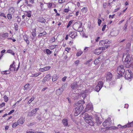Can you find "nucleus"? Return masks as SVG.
<instances>
[{"mask_svg":"<svg viewBox=\"0 0 133 133\" xmlns=\"http://www.w3.org/2000/svg\"><path fill=\"white\" fill-rule=\"evenodd\" d=\"M84 103V101L83 100L79 101L78 102V104H83Z\"/></svg>","mask_w":133,"mask_h":133,"instance_id":"45","label":"nucleus"},{"mask_svg":"<svg viewBox=\"0 0 133 133\" xmlns=\"http://www.w3.org/2000/svg\"><path fill=\"white\" fill-rule=\"evenodd\" d=\"M123 65H121L118 66L117 68V72L119 76L122 77L125 71V69Z\"/></svg>","mask_w":133,"mask_h":133,"instance_id":"2","label":"nucleus"},{"mask_svg":"<svg viewBox=\"0 0 133 133\" xmlns=\"http://www.w3.org/2000/svg\"><path fill=\"white\" fill-rule=\"evenodd\" d=\"M25 121V118L24 117H21L17 121V123H19V125L22 124Z\"/></svg>","mask_w":133,"mask_h":133,"instance_id":"12","label":"nucleus"},{"mask_svg":"<svg viewBox=\"0 0 133 133\" xmlns=\"http://www.w3.org/2000/svg\"><path fill=\"white\" fill-rule=\"evenodd\" d=\"M126 47L128 49H129L130 48V44L128 43L127 44Z\"/></svg>","mask_w":133,"mask_h":133,"instance_id":"46","label":"nucleus"},{"mask_svg":"<svg viewBox=\"0 0 133 133\" xmlns=\"http://www.w3.org/2000/svg\"><path fill=\"white\" fill-rule=\"evenodd\" d=\"M46 81H47V79H46L45 77L43 80L42 82H45Z\"/></svg>","mask_w":133,"mask_h":133,"instance_id":"63","label":"nucleus"},{"mask_svg":"<svg viewBox=\"0 0 133 133\" xmlns=\"http://www.w3.org/2000/svg\"><path fill=\"white\" fill-rule=\"evenodd\" d=\"M14 28L16 31L18 30V25L17 23H15L14 24Z\"/></svg>","mask_w":133,"mask_h":133,"instance_id":"42","label":"nucleus"},{"mask_svg":"<svg viewBox=\"0 0 133 133\" xmlns=\"http://www.w3.org/2000/svg\"><path fill=\"white\" fill-rule=\"evenodd\" d=\"M0 15L1 16L3 17H5L6 18V16H5L4 14V13H1Z\"/></svg>","mask_w":133,"mask_h":133,"instance_id":"53","label":"nucleus"},{"mask_svg":"<svg viewBox=\"0 0 133 133\" xmlns=\"http://www.w3.org/2000/svg\"><path fill=\"white\" fill-rule=\"evenodd\" d=\"M9 36V34L7 33L3 34L2 35V36L3 37H7Z\"/></svg>","mask_w":133,"mask_h":133,"instance_id":"33","label":"nucleus"},{"mask_svg":"<svg viewBox=\"0 0 133 133\" xmlns=\"http://www.w3.org/2000/svg\"><path fill=\"white\" fill-rule=\"evenodd\" d=\"M51 68L50 66H47L45 67L42 68H40L39 69V71L41 72H44L45 71H46L49 70Z\"/></svg>","mask_w":133,"mask_h":133,"instance_id":"15","label":"nucleus"},{"mask_svg":"<svg viewBox=\"0 0 133 133\" xmlns=\"http://www.w3.org/2000/svg\"><path fill=\"white\" fill-rule=\"evenodd\" d=\"M118 127H117L118 128H119L121 129H124L126 128V125L124 126H122L120 124H119L118 125Z\"/></svg>","mask_w":133,"mask_h":133,"instance_id":"34","label":"nucleus"},{"mask_svg":"<svg viewBox=\"0 0 133 133\" xmlns=\"http://www.w3.org/2000/svg\"><path fill=\"white\" fill-rule=\"evenodd\" d=\"M100 59V57H99L97 58L94 61V64L96 65L98 64V63H99V59Z\"/></svg>","mask_w":133,"mask_h":133,"instance_id":"29","label":"nucleus"},{"mask_svg":"<svg viewBox=\"0 0 133 133\" xmlns=\"http://www.w3.org/2000/svg\"><path fill=\"white\" fill-rule=\"evenodd\" d=\"M45 51L46 53L48 55L52 53L51 51H50L48 49H46L45 50Z\"/></svg>","mask_w":133,"mask_h":133,"instance_id":"32","label":"nucleus"},{"mask_svg":"<svg viewBox=\"0 0 133 133\" xmlns=\"http://www.w3.org/2000/svg\"><path fill=\"white\" fill-rule=\"evenodd\" d=\"M108 46H105L104 47H102L99 48V49H100V50L102 51L104 50L105 49H107L108 48Z\"/></svg>","mask_w":133,"mask_h":133,"instance_id":"39","label":"nucleus"},{"mask_svg":"<svg viewBox=\"0 0 133 133\" xmlns=\"http://www.w3.org/2000/svg\"><path fill=\"white\" fill-rule=\"evenodd\" d=\"M26 133H34V132L32 131H26Z\"/></svg>","mask_w":133,"mask_h":133,"instance_id":"64","label":"nucleus"},{"mask_svg":"<svg viewBox=\"0 0 133 133\" xmlns=\"http://www.w3.org/2000/svg\"><path fill=\"white\" fill-rule=\"evenodd\" d=\"M46 34V31H44L42 33H40L38 35L39 36H43L45 35Z\"/></svg>","mask_w":133,"mask_h":133,"instance_id":"37","label":"nucleus"},{"mask_svg":"<svg viewBox=\"0 0 133 133\" xmlns=\"http://www.w3.org/2000/svg\"><path fill=\"white\" fill-rule=\"evenodd\" d=\"M70 49V48H67L65 49V51H67L68 52Z\"/></svg>","mask_w":133,"mask_h":133,"instance_id":"62","label":"nucleus"},{"mask_svg":"<svg viewBox=\"0 0 133 133\" xmlns=\"http://www.w3.org/2000/svg\"><path fill=\"white\" fill-rule=\"evenodd\" d=\"M56 45H51L49 46V49L51 50H52L54 49L56 47Z\"/></svg>","mask_w":133,"mask_h":133,"instance_id":"36","label":"nucleus"},{"mask_svg":"<svg viewBox=\"0 0 133 133\" xmlns=\"http://www.w3.org/2000/svg\"><path fill=\"white\" fill-rule=\"evenodd\" d=\"M102 52V51H101L99 48L95 50L94 53L95 54L98 55L100 54Z\"/></svg>","mask_w":133,"mask_h":133,"instance_id":"22","label":"nucleus"},{"mask_svg":"<svg viewBox=\"0 0 133 133\" xmlns=\"http://www.w3.org/2000/svg\"><path fill=\"white\" fill-rule=\"evenodd\" d=\"M40 7L41 8V9L44 8V5L43 3L40 2Z\"/></svg>","mask_w":133,"mask_h":133,"instance_id":"56","label":"nucleus"},{"mask_svg":"<svg viewBox=\"0 0 133 133\" xmlns=\"http://www.w3.org/2000/svg\"><path fill=\"white\" fill-rule=\"evenodd\" d=\"M106 79L107 80L110 81L112 77V74L110 72H108L106 73Z\"/></svg>","mask_w":133,"mask_h":133,"instance_id":"10","label":"nucleus"},{"mask_svg":"<svg viewBox=\"0 0 133 133\" xmlns=\"http://www.w3.org/2000/svg\"><path fill=\"white\" fill-rule=\"evenodd\" d=\"M85 122L91 126H93L94 125V122L91 120V119L88 121L86 120V121Z\"/></svg>","mask_w":133,"mask_h":133,"instance_id":"21","label":"nucleus"},{"mask_svg":"<svg viewBox=\"0 0 133 133\" xmlns=\"http://www.w3.org/2000/svg\"><path fill=\"white\" fill-rule=\"evenodd\" d=\"M58 78V77L57 75H54L52 77V81H56Z\"/></svg>","mask_w":133,"mask_h":133,"instance_id":"25","label":"nucleus"},{"mask_svg":"<svg viewBox=\"0 0 133 133\" xmlns=\"http://www.w3.org/2000/svg\"><path fill=\"white\" fill-rule=\"evenodd\" d=\"M83 118L85 121V122L86 121V120L88 121L89 119H91V117L87 114H84V116L83 117Z\"/></svg>","mask_w":133,"mask_h":133,"instance_id":"13","label":"nucleus"},{"mask_svg":"<svg viewBox=\"0 0 133 133\" xmlns=\"http://www.w3.org/2000/svg\"><path fill=\"white\" fill-rule=\"evenodd\" d=\"M28 36L27 35H24L23 36V39L25 41L27 44H29V41L28 39Z\"/></svg>","mask_w":133,"mask_h":133,"instance_id":"16","label":"nucleus"},{"mask_svg":"<svg viewBox=\"0 0 133 133\" xmlns=\"http://www.w3.org/2000/svg\"><path fill=\"white\" fill-rule=\"evenodd\" d=\"M103 83L102 81H99L96 87L95 90L97 92H98L103 87Z\"/></svg>","mask_w":133,"mask_h":133,"instance_id":"6","label":"nucleus"},{"mask_svg":"<svg viewBox=\"0 0 133 133\" xmlns=\"http://www.w3.org/2000/svg\"><path fill=\"white\" fill-rule=\"evenodd\" d=\"M101 20L100 19H99L98 20V24L99 26L100 25V24L101 23Z\"/></svg>","mask_w":133,"mask_h":133,"instance_id":"57","label":"nucleus"},{"mask_svg":"<svg viewBox=\"0 0 133 133\" xmlns=\"http://www.w3.org/2000/svg\"><path fill=\"white\" fill-rule=\"evenodd\" d=\"M29 86V84H26L24 86V88L25 89H25H27L28 88Z\"/></svg>","mask_w":133,"mask_h":133,"instance_id":"48","label":"nucleus"},{"mask_svg":"<svg viewBox=\"0 0 133 133\" xmlns=\"http://www.w3.org/2000/svg\"><path fill=\"white\" fill-rule=\"evenodd\" d=\"M107 3L106 2H105L103 4V6L104 8H106V6L107 5Z\"/></svg>","mask_w":133,"mask_h":133,"instance_id":"61","label":"nucleus"},{"mask_svg":"<svg viewBox=\"0 0 133 133\" xmlns=\"http://www.w3.org/2000/svg\"><path fill=\"white\" fill-rule=\"evenodd\" d=\"M19 123L17 122H15L12 125V127L14 128L17 127L18 125H19Z\"/></svg>","mask_w":133,"mask_h":133,"instance_id":"38","label":"nucleus"},{"mask_svg":"<svg viewBox=\"0 0 133 133\" xmlns=\"http://www.w3.org/2000/svg\"><path fill=\"white\" fill-rule=\"evenodd\" d=\"M66 76H65L64 77H63L62 79V80L63 81V82H64L65 81V80H66Z\"/></svg>","mask_w":133,"mask_h":133,"instance_id":"60","label":"nucleus"},{"mask_svg":"<svg viewBox=\"0 0 133 133\" xmlns=\"http://www.w3.org/2000/svg\"><path fill=\"white\" fill-rule=\"evenodd\" d=\"M7 17L9 20L11 19L12 18V16L10 14H8L7 15Z\"/></svg>","mask_w":133,"mask_h":133,"instance_id":"41","label":"nucleus"},{"mask_svg":"<svg viewBox=\"0 0 133 133\" xmlns=\"http://www.w3.org/2000/svg\"><path fill=\"white\" fill-rule=\"evenodd\" d=\"M81 11L82 12L85 13L87 12V9L85 7H84L81 10Z\"/></svg>","mask_w":133,"mask_h":133,"instance_id":"44","label":"nucleus"},{"mask_svg":"<svg viewBox=\"0 0 133 133\" xmlns=\"http://www.w3.org/2000/svg\"><path fill=\"white\" fill-rule=\"evenodd\" d=\"M14 61L12 64H11L10 66V69L11 71H15V68L14 67Z\"/></svg>","mask_w":133,"mask_h":133,"instance_id":"23","label":"nucleus"},{"mask_svg":"<svg viewBox=\"0 0 133 133\" xmlns=\"http://www.w3.org/2000/svg\"><path fill=\"white\" fill-rule=\"evenodd\" d=\"M32 34L33 36L34 37H35L36 35V29L35 28L34 29H33L32 32Z\"/></svg>","mask_w":133,"mask_h":133,"instance_id":"26","label":"nucleus"},{"mask_svg":"<svg viewBox=\"0 0 133 133\" xmlns=\"http://www.w3.org/2000/svg\"><path fill=\"white\" fill-rule=\"evenodd\" d=\"M126 128L132 127L133 126V121L130 123H128L126 125Z\"/></svg>","mask_w":133,"mask_h":133,"instance_id":"27","label":"nucleus"},{"mask_svg":"<svg viewBox=\"0 0 133 133\" xmlns=\"http://www.w3.org/2000/svg\"><path fill=\"white\" fill-rule=\"evenodd\" d=\"M71 88L73 90L79 89V87L78 86L77 82L74 83L71 86Z\"/></svg>","mask_w":133,"mask_h":133,"instance_id":"8","label":"nucleus"},{"mask_svg":"<svg viewBox=\"0 0 133 133\" xmlns=\"http://www.w3.org/2000/svg\"><path fill=\"white\" fill-rule=\"evenodd\" d=\"M32 12L30 11H25L24 15L25 16H27L29 17H30L31 16L32 14Z\"/></svg>","mask_w":133,"mask_h":133,"instance_id":"19","label":"nucleus"},{"mask_svg":"<svg viewBox=\"0 0 133 133\" xmlns=\"http://www.w3.org/2000/svg\"><path fill=\"white\" fill-rule=\"evenodd\" d=\"M110 119V118H109L105 120L103 123V125L105 127L108 125H109L110 124L109 121Z\"/></svg>","mask_w":133,"mask_h":133,"instance_id":"11","label":"nucleus"},{"mask_svg":"<svg viewBox=\"0 0 133 133\" xmlns=\"http://www.w3.org/2000/svg\"><path fill=\"white\" fill-rule=\"evenodd\" d=\"M45 77L48 81H49L51 78V76L50 74L47 75Z\"/></svg>","mask_w":133,"mask_h":133,"instance_id":"31","label":"nucleus"},{"mask_svg":"<svg viewBox=\"0 0 133 133\" xmlns=\"http://www.w3.org/2000/svg\"><path fill=\"white\" fill-rule=\"evenodd\" d=\"M83 52L81 50H80L76 54V56H80L83 53Z\"/></svg>","mask_w":133,"mask_h":133,"instance_id":"35","label":"nucleus"},{"mask_svg":"<svg viewBox=\"0 0 133 133\" xmlns=\"http://www.w3.org/2000/svg\"><path fill=\"white\" fill-rule=\"evenodd\" d=\"M111 128L112 129H118L117 127L112 126L111 127Z\"/></svg>","mask_w":133,"mask_h":133,"instance_id":"52","label":"nucleus"},{"mask_svg":"<svg viewBox=\"0 0 133 133\" xmlns=\"http://www.w3.org/2000/svg\"><path fill=\"white\" fill-rule=\"evenodd\" d=\"M15 110H12L11 111H10L8 114V115H10L13 112H14V111Z\"/></svg>","mask_w":133,"mask_h":133,"instance_id":"58","label":"nucleus"},{"mask_svg":"<svg viewBox=\"0 0 133 133\" xmlns=\"http://www.w3.org/2000/svg\"><path fill=\"white\" fill-rule=\"evenodd\" d=\"M100 37H97L95 39L96 42H98L100 39Z\"/></svg>","mask_w":133,"mask_h":133,"instance_id":"50","label":"nucleus"},{"mask_svg":"<svg viewBox=\"0 0 133 133\" xmlns=\"http://www.w3.org/2000/svg\"><path fill=\"white\" fill-rule=\"evenodd\" d=\"M127 23L125 24L124 27H123V29L125 31H126V29H127Z\"/></svg>","mask_w":133,"mask_h":133,"instance_id":"43","label":"nucleus"},{"mask_svg":"<svg viewBox=\"0 0 133 133\" xmlns=\"http://www.w3.org/2000/svg\"><path fill=\"white\" fill-rule=\"evenodd\" d=\"M110 42L108 40H101L99 42V45H100L103 46H109V44Z\"/></svg>","mask_w":133,"mask_h":133,"instance_id":"5","label":"nucleus"},{"mask_svg":"<svg viewBox=\"0 0 133 133\" xmlns=\"http://www.w3.org/2000/svg\"><path fill=\"white\" fill-rule=\"evenodd\" d=\"M62 122L64 126H68V121L66 119H64L62 120Z\"/></svg>","mask_w":133,"mask_h":133,"instance_id":"18","label":"nucleus"},{"mask_svg":"<svg viewBox=\"0 0 133 133\" xmlns=\"http://www.w3.org/2000/svg\"><path fill=\"white\" fill-rule=\"evenodd\" d=\"M69 11V10L68 9H65L64 10V12L65 13H67Z\"/></svg>","mask_w":133,"mask_h":133,"instance_id":"49","label":"nucleus"},{"mask_svg":"<svg viewBox=\"0 0 133 133\" xmlns=\"http://www.w3.org/2000/svg\"><path fill=\"white\" fill-rule=\"evenodd\" d=\"M38 76V74L37 73L32 75V76L33 77H37Z\"/></svg>","mask_w":133,"mask_h":133,"instance_id":"54","label":"nucleus"},{"mask_svg":"<svg viewBox=\"0 0 133 133\" xmlns=\"http://www.w3.org/2000/svg\"><path fill=\"white\" fill-rule=\"evenodd\" d=\"M107 25H104L102 27V31H104L105 30V28Z\"/></svg>","mask_w":133,"mask_h":133,"instance_id":"51","label":"nucleus"},{"mask_svg":"<svg viewBox=\"0 0 133 133\" xmlns=\"http://www.w3.org/2000/svg\"><path fill=\"white\" fill-rule=\"evenodd\" d=\"M39 21L40 22L43 23L45 22L46 20L43 17H40L39 19Z\"/></svg>","mask_w":133,"mask_h":133,"instance_id":"30","label":"nucleus"},{"mask_svg":"<svg viewBox=\"0 0 133 133\" xmlns=\"http://www.w3.org/2000/svg\"><path fill=\"white\" fill-rule=\"evenodd\" d=\"M39 109V108H38L34 109L32 110L28 113V116L30 117L34 116L36 114L37 111Z\"/></svg>","mask_w":133,"mask_h":133,"instance_id":"7","label":"nucleus"},{"mask_svg":"<svg viewBox=\"0 0 133 133\" xmlns=\"http://www.w3.org/2000/svg\"><path fill=\"white\" fill-rule=\"evenodd\" d=\"M15 11L14 8L13 7H10L9 9V13L11 14L14 13Z\"/></svg>","mask_w":133,"mask_h":133,"instance_id":"24","label":"nucleus"},{"mask_svg":"<svg viewBox=\"0 0 133 133\" xmlns=\"http://www.w3.org/2000/svg\"><path fill=\"white\" fill-rule=\"evenodd\" d=\"M69 35L72 38H75L77 36L76 32L74 31L70 32Z\"/></svg>","mask_w":133,"mask_h":133,"instance_id":"9","label":"nucleus"},{"mask_svg":"<svg viewBox=\"0 0 133 133\" xmlns=\"http://www.w3.org/2000/svg\"><path fill=\"white\" fill-rule=\"evenodd\" d=\"M96 122L97 125H99L101 123V122L100 120V119L98 117H97L96 119Z\"/></svg>","mask_w":133,"mask_h":133,"instance_id":"28","label":"nucleus"},{"mask_svg":"<svg viewBox=\"0 0 133 133\" xmlns=\"http://www.w3.org/2000/svg\"><path fill=\"white\" fill-rule=\"evenodd\" d=\"M3 98H4V101L5 102H7L8 101V98L6 96H4L3 97Z\"/></svg>","mask_w":133,"mask_h":133,"instance_id":"40","label":"nucleus"},{"mask_svg":"<svg viewBox=\"0 0 133 133\" xmlns=\"http://www.w3.org/2000/svg\"><path fill=\"white\" fill-rule=\"evenodd\" d=\"M5 105V103H2L0 105V107H4Z\"/></svg>","mask_w":133,"mask_h":133,"instance_id":"59","label":"nucleus"},{"mask_svg":"<svg viewBox=\"0 0 133 133\" xmlns=\"http://www.w3.org/2000/svg\"><path fill=\"white\" fill-rule=\"evenodd\" d=\"M93 109V107L92 104L91 103H89L88 104L86 107L85 109L86 111H88L89 110H91Z\"/></svg>","mask_w":133,"mask_h":133,"instance_id":"14","label":"nucleus"},{"mask_svg":"<svg viewBox=\"0 0 133 133\" xmlns=\"http://www.w3.org/2000/svg\"><path fill=\"white\" fill-rule=\"evenodd\" d=\"M44 3L47 4L48 8L49 9H51V8H52L53 5H54L55 6L54 4L52 2L48 3ZM55 6L54 7H55Z\"/></svg>","mask_w":133,"mask_h":133,"instance_id":"17","label":"nucleus"},{"mask_svg":"<svg viewBox=\"0 0 133 133\" xmlns=\"http://www.w3.org/2000/svg\"><path fill=\"white\" fill-rule=\"evenodd\" d=\"M83 109V105H81L79 107H77L75 109V111L74 115L75 116H77L80 114Z\"/></svg>","mask_w":133,"mask_h":133,"instance_id":"4","label":"nucleus"},{"mask_svg":"<svg viewBox=\"0 0 133 133\" xmlns=\"http://www.w3.org/2000/svg\"><path fill=\"white\" fill-rule=\"evenodd\" d=\"M122 61L124 62L126 67L129 68L130 67L133 68V56L130 57L129 54H124L123 56Z\"/></svg>","mask_w":133,"mask_h":133,"instance_id":"1","label":"nucleus"},{"mask_svg":"<svg viewBox=\"0 0 133 133\" xmlns=\"http://www.w3.org/2000/svg\"><path fill=\"white\" fill-rule=\"evenodd\" d=\"M63 90L62 88H60L56 90V94L57 95H60L62 92Z\"/></svg>","mask_w":133,"mask_h":133,"instance_id":"20","label":"nucleus"},{"mask_svg":"<svg viewBox=\"0 0 133 133\" xmlns=\"http://www.w3.org/2000/svg\"><path fill=\"white\" fill-rule=\"evenodd\" d=\"M72 23V21H70L69 23H68V24L67 26V28H68L69 26H70V25Z\"/></svg>","mask_w":133,"mask_h":133,"instance_id":"47","label":"nucleus"},{"mask_svg":"<svg viewBox=\"0 0 133 133\" xmlns=\"http://www.w3.org/2000/svg\"><path fill=\"white\" fill-rule=\"evenodd\" d=\"M131 73V71L130 70H126L125 74V79H126L131 81L133 76V75H132Z\"/></svg>","mask_w":133,"mask_h":133,"instance_id":"3","label":"nucleus"},{"mask_svg":"<svg viewBox=\"0 0 133 133\" xmlns=\"http://www.w3.org/2000/svg\"><path fill=\"white\" fill-rule=\"evenodd\" d=\"M65 0H59L58 2L59 3H62L64 2Z\"/></svg>","mask_w":133,"mask_h":133,"instance_id":"55","label":"nucleus"}]
</instances>
